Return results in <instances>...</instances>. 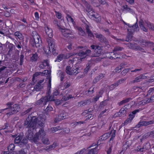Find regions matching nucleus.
Here are the masks:
<instances>
[{"label": "nucleus", "mask_w": 154, "mask_h": 154, "mask_svg": "<svg viewBox=\"0 0 154 154\" xmlns=\"http://www.w3.org/2000/svg\"><path fill=\"white\" fill-rule=\"evenodd\" d=\"M141 78H140V76L137 77L134 80L131 81L130 82L131 84H133L135 83H137L140 82L141 81Z\"/></svg>", "instance_id": "obj_44"}, {"label": "nucleus", "mask_w": 154, "mask_h": 154, "mask_svg": "<svg viewBox=\"0 0 154 154\" xmlns=\"http://www.w3.org/2000/svg\"><path fill=\"white\" fill-rule=\"evenodd\" d=\"M108 100H109L107 99L106 100L101 102L98 107V109L100 110L102 109L107 104V102Z\"/></svg>", "instance_id": "obj_23"}, {"label": "nucleus", "mask_w": 154, "mask_h": 154, "mask_svg": "<svg viewBox=\"0 0 154 154\" xmlns=\"http://www.w3.org/2000/svg\"><path fill=\"white\" fill-rule=\"evenodd\" d=\"M23 133H20L18 135L16 138H15L14 142L15 144H19L20 147H23L24 145H26L28 142V140L26 138L23 137Z\"/></svg>", "instance_id": "obj_4"}, {"label": "nucleus", "mask_w": 154, "mask_h": 154, "mask_svg": "<svg viewBox=\"0 0 154 154\" xmlns=\"http://www.w3.org/2000/svg\"><path fill=\"white\" fill-rule=\"evenodd\" d=\"M49 94H46L45 96L42 97L40 100H37L36 103V105H39L43 103L44 105H45L47 103L48 101H50L48 98V97Z\"/></svg>", "instance_id": "obj_13"}, {"label": "nucleus", "mask_w": 154, "mask_h": 154, "mask_svg": "<svg viewBox=\"0 0 154 154\" xmlns=\"http://www.w3.org/2000/svg\"><path fill=\"white\" fill-rule=\"evenodd\" d=\"M42 140L43 143L45 144H48L49 143V141L48 139L45 137L42 138Z\"/></svg>", "instance_id": "obj_51"}, {"label": "nucleus", "mask_w": 154, "mask_h": 154, "mask_svg": "<svg viewBox=\"0 0 154 154\" xmlns=\"http://www.w3.org/2000/svg\"><path fill=\"white\" fill-rule=\"evenodd\" d=\"M123 11H126L127 12H132L133 10L129 8L127 5H123L122 6Z\"/></svg>", "instance_id": "obj_42"}, {"label": "nucleus", "mask_w": 154, "mask_h": 154, "mask_svg": "<svg viewBox=\"0 0 154 154\" xmlns=\"http://www.w3.org/2000/svg\"><path fill=\"white\" fill-rule=\"evenodd\" d=\"M145 42V44H143L142 46L143 47H154V43L152 42L146 41Z\"/></svg>", "instance_id": "obj_22"}, {"label": "nucleus", "mask_w": 154, "mask_h": 154, "mask_svg": "<svg viewBox=\"0 0 154 154\" xmlns=\"http://www.w3.org/2000/svg\"><path fill=\"white\" fill-rule=\"evenodd\" d=\"M91 100H86L84 101L79 102L78 105L79 107L85 106V105L89 104L90 103Z\"/></svg>", "instance_id": "obj_19"}, {"label": "nucleus", "mask_w": 154, "mask_h": 154, "mask_svg": "<svg viewBox=\"0 0 154 154\" xmlns=\"http://www.w3.org/2000/svg\"><path fill=\"white\" fill-rule=\"evenodd\" d=\"M84 5L87 8V9H86V11L87 12L89 13L93 9L92 8V7L88 2Z\"/></svg>", "instance_id": "obj_33"}, {"label": "nucleus", "mask_w": 154, "mask_h": 154, "mask_svg": "<svg viewBox=\"0 0 154 154\" xmlns=\"http://www.w3.org/2000/svg\"><path fill=\"white\" fill-rule=\"evenodd\" d=\"M143 147L146 150H148L150 148V145L149 143H146L144 144Z\"/></svg>", "instance_id": "obj_49"}, {"label": "nucleus", "mask_w": 154, "mask_h": 154, "mask_svg": "<svg viewBox=\"0 0 154 154\" xmlns=\"http://www.w3.org/2000/svg\"><path fill=\"white\" fill-rule=\"evenodd\" d=\"M143 23V22L142 20L139 22V24L140 29L144 32H147L148 31V29L144 26Z\"/></svg>", "instance_id": "obj_27"}, {"label": "nucleus", "mask_w": 154, "mask_h": 154, "mask_svg": "<svg viewBox=\"0 0 154 154\" xmlns=\"http://www.w3.org/2000/svg\"><path fill=\"white\" fill-rule=\"evenodd\" d=\"M78 54L81 57L79 59L81 61H82L86 58L85 53L83 50L79 51V52L78 53Z\"/></svg>", "instance_id": "obj_24"}, {"label": "nucleus", "mask_w": 154, "mask_h": 154, "mask_svg": "<svg viewBox=\"0 0 154 154\" xmlns=\"http://www.w3.org/2000/svg\"><path fill=\"white\" fill-rule=\"evenodd\" d=\"M82 69V68L81 66H78L77 67L75 66V71L74 72H73V74H75V75H76L78 73L80 72Z\"/></svg>", "instance_id": "obj_43"}, {"label": "nucleus", "mask_w": 154, "mask_h": 154, "mask_svg": "<svg viewBox=\"0 0 154 154\" xmlns=\"http://www.w3.org/2000/svg\"><path fill=\"white\" fill-rule=\"evenodd\" d=\"M8 48L9 49V51H8V53L9 54L14 49L15 46L13 44L10 43L8 45Z\"/></svg>", "instance_id": "obj_36"}, {"label": "nucleus", "mask_w": 154, "mask_h": 154, "mask_svg": "<svg viewBox=\"0 0 154 154\" xmlns=\"http://www.w3.org/2000/svg\"><path fill=\"white\" fill-rule=\"evenodd\" d=\"M59 127H55L54 128H52L51 129L52 132L53 133H54L55 131H58V130H59L60 129V128H59Z\"/></svg>", "instance_id": "obj_60"}, {"label": "nucleus", "mask_w": 154, "mask_h": 154, "mask_svg": "<svg viewBox=\"0 0 154 154\" xmlns=\"http://www.w3.org/2000/svg\"><path fill=\"white\" fill-rule=\"evenodd\" d=\"M154 124V122L152 120L149 121H145L141 120L136 125V127L139 128L142 126H145L148 127H151L152 126L150 125H151Z\"/></svg>", "instance_id": "obj_7"}, {"label": "nucleus", "mask_w": 154, "mask_h": 154, "mask_svg": "<svg viewBox=\"0 0 154 154\" xmlns=\"http://www.w3.org/2000/svg\"><path fill=\"white\" fill-rule=\"evenodd\" d=\"M98 150L97 147H95L89 150L88 154H95L97 153Z\"/></svg>", "instance_id": "obj_38"}, {"label": "nucleus", "mask_w": 154, "mask_h": 154, "mask_svg": "<svg viewBox=\"0 0 154 154\" xmlns=\"http://www.w3.org/2000/svg\"><path fill=\"white\" fill-rule=\"evenodd\" d=\"M32 109V107H30L27 110H25L23 112H22L21 113V116H24L26 114H27L28 113H29V112L31 111Z\"/></svg>", "instance_id": "obj_50"}, {"label": "nucleus", "mask_w": 154, "mask_h": 154, "mask_svg": "<svg viewBox=\"0 0 154 154\" xmlns=\"http://www.w3.org/2000/svg\"><path fill=\"white\" fill-rule=\"evenodd\" d=\"M78 30L79 35L84 36L86 35V34L85 32L83 30L81 27H78Z\"/></svg>", "instance_id": "obj_37"}, {"label": "nucleus", "mask_w": 154, "mask_h": 154, "mask_svg": "<svg viewBox=\"0 0 154 154\" xmlns=\"http://www.w3.org/2000/svg\"><path fill=\"white\" fill-rule=\"evenodd\" d=\"M38 58V55L37 54L35 53L33 54L32 56L31 57L30 60L32 61H35L37 60Z\"/></svg>", "instance_id": "obj_34"}, {"label": "nucleus", "mask_w": 154, "mask_h": 154, "mask_svg": "<svg viewBox=\"0 0 154 154\" xmlns=\"http://www.w3.org/2000/svg\"><path fill=\"white\" fill-rule=\"evenodd\" d=\"M89 14L91 18H94L95 19H94V20L95 21L97 22H100V21L101 20V17L98 14L95 15V14H94L91 15L90 14Z\"/></svg>", "instance_id": "obj_21"}, {"label": "nucleus", "mask_w": 154, "mask_h": 154, "mask_svg": "<svg viewBox=\"0 0 154 154\" xmlns=\"http://www.w3.org/2000/svg\"><path fill=\"white\" fill-rule=\"evenodd\" d=\"M39 75L38 72H36L33 75V76L32 79V81L33 82H34L35 80V77Z\"/></svg>", "instance_id": "obj_63"}, {"label": "nucleus", "mask_w": 154, "mask_h": 154, "mask_svg": "<svg viewBox=\"0 0 154 154\" xmlns=\"http://www.w3.org/2000/svg\"><path fill=\"white\" fill-rule=\"evenodd\" d=\"M91 49L94 50V54L96 55L95 56H98V55L100 54L101 53L102 51V46H100L98 45H92L91 46Z\"/></svg>", "instance_id": "obj_12"}, {"label": "nucleus", "mask_w": 154, "mask_h": 154, "mask_svg": "<svg viewBox=\"0 0 154 154\" xmlns=\"http://www.w3.org/2000/svg\"><path fill=\"white\" fill-rule=\"evenodd\" d=\"M37 116L36 112H32L25 121L24 126H26L27 128H32V129L35 128L36 126L38 125L41 127H44L45 121V115L42 114L36 117Z\"/></svg>", "instance_id": "obj_1"}, {"label": "nucleus", "mask_w": 154, "mask_h": 154, "mask_svg": "<svg viewBox=\"0 0 154 154\" xmlns=\"http://www.w3.org/2000/svg\"><path fill=\"white\" fill-rule=\"evenodd\" d=\"M24 56L23 54L21 53L20 55L19 64L20 66L23 65L24 62Z\"/></svg>", "instance_id": "obj_48"}, {"label": "nucleus", "mask_w": 154, "mask_h": 154, "mask_svg": "<svg viewBox=\"0 0 154 154\" xmlns=\"http://www.w3.org/2000/svg\"><path fill=\"white\" fill-rule=\"evenodd\" d=\"M128 46L131 49H132L133 50H137V45H136L134 44H133L131 43H130L128 44Z\"/></svg>", "instance_id": "obj_45"}, {"label": "nucleus", "mask_w": 154, "mask_h": 154, "mask_svg": "<svg viewBox=\"0 0 154 154\" xmlns=\"http://www.w3.org/2000/svg\"><path fill=\"white\" fill-rule=\"evenodd\" d=\"M91 52V51L89 49H88L86 50L85 52V56L86 57L87 56L90 55V54Z\"/></svg>", "instance_id": "obj_58"}, {"label": "nucleus", "mask_w": 154, "mask_h": 154, "mask_svg": "<svg viewBox=\"0 0 154 154\" xmlns=\"http://www.w3.org/2000/svg\"><path fill=\"white\" fill-rule=\"evenodd\" d=\"M59 91L57 89H55L54 91L52 94L50 95L51 92L50 89H49L46 93V94H49L48 97V98L50 101H54L55 100V97L58 95L59 94Z\"/></svg>", "instance_id": "obj_10"}, {"label": "nucleus", "mask_w": 154, "mask_h": 154, "mask_svg": "<svg viewBox=\"0 0 154 154\" xmlns=\"http://www.w3.org/2000/svg\"><path fill=\"white\" fill-rule=\"evenodd\" d=\"M94 88H93L92 89L91 88H90L89 90L88 91H86V94H92L94 92Z\"/></svg>", "instance_id": "obj_54"}, {"label": "nucleus", "mask_w": 154, "mask_h": 154, "mask_svg": "<svg viewBox=\"0 0 154 154\" xmlns=\"http://www.w3.org/2000/svg\"><path fill=\"white\" fill-rule=\"evenodd\" d=\"M66 118V117L65 114L63 113L60 114L55 119V121L56 122H57L59 121L65 119Z\"/></svg>", "instance_id": "obj_18"}, {"label": "nucleus", "mask_w": 154, "mask_h": 154, "mask_svg": "<svg viewBox=\"0 0 154 154\" xmlns=\"http://www.w3.org/2000/svg\"><path fill=\"white\" fill-rule=\"evenodd\" d=\"M64 56L63 54H60L58 56L55 60V62L58 61L60 62L63 59V57Z\"/></svg>", "instance_id": "obj_46"}, {"label": "nucleus", "mask_w": 154, "mask_h": 154, "mask_svg": "<svg viewBox=\"0 0 154 154\" xmlns=\"http://www.w3.org/2000/svg\"><path fill=\"white\" fill-rule=\"evenodd\" d=\"M6 65L4 64V60H0V75L4 77L8 75V70Z\"/></svg>", "instance_id": "obj_6"}, {"label": "nucleus", "mask_w": 154, "mask_h": 154, "mask_svg": "<svg viewBox=\"0 0 154 154\" xmlns=\"http://www.w3.org/2000/svg\"><path fill=\"white\" fill-rule=\"evenodd\" d=\"M132 99L131 98H128L125 100H123L118 103L119 106H121L123 104L129 102L130 100Z\"/></svg>", "instance_id": "obj_32"}, {"label": "nucleus", "mask_w": 154, "mask_h": 154, "mask_svg": "<svg viewBox=\"0 0 154 154\" xmlns=\"http://www.w3.org/2000/svg\"><path fill=\"white\" fill-rule=\"evenodd\" d=\"M123 49V48L118 46H117L114 48L113 51L114 52H116L118 51H122Z\"/></svg>", "instance_id": "obj_52"}, {"label": "nucleus", "mask_w": 154, "mask_h": 154, "mask_svg": "<svg viewBox=\"0 0 154 154\" xmlns=\"http://www.w3.org/2000/svg\"><path fill=\"white\" fill-rule=\"evenodd\" d=\"M139 30L137 22L134 25L132 26V28L128 29V31L129 32L132 33L135 31L137 32Z\"/></svg>", "instance_id": "obj_14"}, {"label": "nucleus", "mask_w": 154, "mask_h": 154, "mask_svg": "<svg viewBox=\"0 0 154 154\" xmlns=\"http://www.w3.org/2000/svg\"><path fill=\"white\" fill-rule=\"evenodd\" d=\"M110 135V134L109 133H106L103 134L102 137L103 138V140H105Z\"/></svg>", "instance_id": "obj_56"}, {"label": "nucleus", "mask_w": 154, "mask_h": 154, "mask_svg": "<svg viewBox=\"0 0 154 154\" xmlns=\"http://www.w3.org/2000/svg\"><path fill=\"white\" fill-rule=\"evenodd\" d=\"M72 67L70 66H67L66 67L65 71L66 73L70 75H73V72L71 71V69Z\"/></svg>", "instance_id": "obj_29"}, {"label": "nucleus", "mask_w": 154, "mask_h": 154, "mask_svg": "<svg viewBox=\"0 0 154 154\" xmlns=\"http://www.w3.org/2000/svg\"><path fill=\"white\" fill-rule=\"evenodd\" d=\"M137 50H139L140 51H141L142 52H144V53L146 52V51H145L144 49L143 48L141 47L140 46H138L137 48Z\"/></svg>", "instance_id": "obj_62"}, {"label": "nucleus", "mask_w": 154, "mask_h": 154, "mask_svg": "<svg viewBox=\"0 0 154 154\" xmlns=\"http://www.w3.org/2000/svg\"><path fill=\"white\" fill-rule=\"evenodd\" d=\"M60 29H61L62 33L63 36L68 38L72 39L74 38V35L69 29L66 28H60Z\"/></svg>", "instance_id": "obj_9"}, {"label": "nucleus", "mask_w": 154, "mask_h": 154, "mask_svg": "<svg viewBox=\"0 0 154 154\" xmlns=\"http://www.w3.org/2000/svg\"><path fill=\"white\" fill-rule=\"evenodd\" d=\"M126 109L127 110L128 109L125 106H124L120 110L119 112H118V115L119 117H123L126 115Z\"/></svg>", "instance_id": "obj_15"}, {"label": "nucleus", "mask_w": 154, "mask_h": 154, "mask_svg": "<svg viewBox=\"0 0 154 154\" xmlns=\"http://www.w3.org/2000/svg\"><path fill=\"white\" fill-rule=\"evenodd\" d=\"M33 133L32 131H30V132H28V134L26 136V137L30 141L32 140L33 137Z\"/></svg>", "instance_id": "obj_47"}, {"label": "nucleus", "mask_w": 154, "mask_h": 154, "mask_svg": "<svg viewBox=\"0 0 154 154\" xmlns=\"http://www.w3.org/2000/svg\"><path fill=\"white\" fill-rule=\"evenodd\" d=\"M26 152L24 151V149H22L20 150L17 153H14V154H26Z\"/></svg>", "instance_id": "obj_61"}, {"label": "nucleus", "mask_w": 154, "mask_h": 154, "mask_svg": "<svg viewBox=\"0 0 154 154\" xmlns=\"http://www.w3.org/2000/svg\"><path fill=\"white\" fill-rule=\"evenodd\" d=\"M151 134L150 131L145 134L143 136V137L144 138L146 139L148 138L149 137H151Z\"/></svg>", "instance_id": "obj_53"}, {"label": "nucleus", "mask_w": 154, "mask_h": 154, "mask_svg": "<svg viewBox=\"0 0 154 154\" xmlns=\"http://www.w3.org/2000/svg\"><path fill=\"white\" fill-rule=\"evenodd\" d=\"M140 110L137 109L135 110L132 111L129 115V118H128L124 122V124L125 125H127L128 123H130L131 122L132 120L134 118L135 116L136 113L138 112H139Z\"/></svg>", "instance_id": "obj_11"}, {"label": "nucleus", "mask_w": 154, "mask_h": 154, "mask_svg": "<svg viewBox=\"0 0 154 154\" xmlns=\"http://www.w3.org/2000/svg\"><path fill=\"white\" fill-rule=\"evenodd\" d=\"M94 35L101 43H103L106 46L109 45V42L108 40L101 34L96 33H94Z\"/></svg>", "instance_id": "obj_8"}, {"label": "nucleus", "mask_w": 154, "mask_h": 154, "mask_svg": "<svg viewBox=\"0 0 154 154\" xmlns=\"http://www.w3.org/2000/svg\"><path fill=\"white\" fill-rule=\"evenodd\" d=\"M99 80H100V79H99V78H98V77L97 76L94 79L93 82V84H95L96 83H97Z\"/></svg>", "instance_id": "obj_64"}, {"label": "nucleus", "mask_w": 154, "mask_h": 154, "mask_svg": "<svg viewBox=\"0 0 154 154\" xmlns=\"http://www.w3.org/2000/svg\"><path fill=\"white\" fill-rule=\"evenodd\" d=\"M44 75H47V76H48V87L51 88V78L50 77L51 72L50 71L48 70H45L44 71Z\"/></svg>", "instance_id": "obj_17"}, {"label": "nucleus", "mask_w": 154, "mask_h": 154, "mask_svg": "<svg viewBox=\"0 0 154 154\" xmlns=\"http://www.w3.org/2000/svg\"><path fill=\"white\" fill-rule=\"evenodd\" d=\"M130 69H125L123 70L121 72L122 75L123 76L125 75L129 71Z\"/></svg>", "instance_id": "obj_57"}, {"label": "nucleus", "mask_w": 154, "mask_h": 154, "mask_svg": "<svg viewBox=\"0 0 154 154\" xmlns=\"http://www.w3.org/2000/svg\"><path fill=\"white\" fill-rule=\"evenodd\" d=\"M53 108L50 105H49L47 108L45 110V111L46 114H48L49 112L53 111Z\"/></svg>", "instance_id": "obj_40"}, {"label": "nucleus", "mask_w": 154, "mask_h": 154, "mask_svg": "<svg viewBox=\"0 0 154 154\" xmlns=\"http://www.w3.org/2000/svg\"><path fill=\"white\" fill-rule=\"evenodd\" d=\"M133 36L131 33H128L127 35L126 36L125 40L122 39V41H125L127 42H131L133 40Z\"/></svg>", "instance_id": "obj_28"}, {"label": "nucleus", "mask_w": 154, "mask_h": 154, "mask_svg": "<svg viewBox=\"0 0 154 154\" xmlns=\"http://www.w3.org/2000/svg\"><path fill=\"white\" fill-rule=\"evenodd\" d=\"M15 36H17L20 40H23L24 39V37L22 34L20 33L19 32H16L14 33Z\"/></svg>", "instance_id": "obj_39"}, {"label": "nucleus", "mask_w": 154, "mask_h": 154, "mask_svg": "<svg viewBox=\"0 0 154 154\" xmlns=\"http://www.w3.org/2000/svg\"><path fill=\"white\" fill-rule=\"evenodd\" d=\"M38 133H36L33 136L32 138L30 141L32 143H34L35 144H38L39 143L40 137L38 135Z\"/></svg>", "instance_id": "obj_16"}, {"label": "nucleus", "mask_w": 154, "mask_h": 154, "mask_svg": "<svg viewBox=\"0 0 154 154\" xmlns=\"http://www.w3.org/2000/svg\"><path fill=\"white\" fill-rule=\"evenodd\" d=\"M43 84H39L37 83V85L34 87V89L36 91H41L43 88Z\"/></svg>", "instance_id": "obj_31"}, {"label": "nucleus", "mask_w": 154, "mask_h": 154, "mask_svg": "<svg viewBox=\"0 0 154 154\" xmlns=\"http://www.w3.org/2000/svg\"><path fill=\"white\" fill-rule=\"evenodd\" d=\"M12 102H8L6 104L8 107V112L6 113L7 115L11 116L17 113L20 109V106L19 105L15 104L13 105Z\"/></svg>", "instance_id": "obj_3"}, {"label": "nucleus", "mask_w": 154, "mask_h": 154, "mask_svg": "<svg viewBox=\"0 0 154 154\" xmlns=\"http://www.w3.org/2000/svg\"><path fill=\"white\" fill-rule=\"evenodd\" d=\"M90 66H89V64H87L86 67L84 69V72L85 73H87L88 71L89 70L90 68Z\"/></svg>", "instance_id": "obj_59"}, {"label": "nucleus", "mask_w": 154, "mask_h": 154, "mask_svg": "<svg viewBox=\"0 0 154 154\" xmlns=\"http://www.w3.org/2000/svg\"><path fill=\"white\" fill-rule=\"evenodd\" d=\"M49 64L48 62V60H44L42 63L40 64L39 66V67L41 69H44L46 66H49Z\"/></svg>", "instance_id": "obj_30"}, {"label": "nucleus", "mask_w": 154, "mask_h": 154, "mask_svg": "<svg viewBox=\"0 0 154 154\" xmlns=\"http://www.w3.org/2000/svg\"><path fill=\"white\" fill-rule=\"evenodd\" d=\"M36 133H38V135L39 136V137L42 138L45 137L46 136V134L44 131V130L43 128H41L39 130L38 132H37Z\"/></svg>", "instance_id": "obj_25"}, {"label": "nucleus", "mask_w": 154, "mask_h": 154, "mask_svg": "<svg viewBox=\"0 0 154 154\" xmlns=\"http://www.w3.org/2000/svg\"><path fill=\"white\" fill-rule=\"evenodd\" d=\"M14 144L13 143H11L8 146V150L10 151L13 150L14 149Z\"/></svg>", "instance_id": "obj_55"}, {"label": "nucleus", "mask_w": 154, "mask_h": 154, "mask_svg": "<svg viewBox=\"0 0 154 154\" xmlns=\"http://www.w3.org/2000/svg\"><path fill=\"white\" fill-rule=\"evenodd\" d=\"M33 37L31 38L29 40V42L32 47H35L37 48L40 47L42 45V41L40 39L39 41V35L35 31L32 32Z\"/></svg>", "instance_id": "obj_2"}, {"label": "nucleus", "mask_w": 154, "mask_h": 154, "mask_svg": "<svg viewBox=\"0 0 154 154\" xmlns=\"http://www.w3.org/2000/svg\"><path fill=\"white\" fill-rule=\"evenodd\" d=\"M86 32L88 35V36L90 38H94V35L93 33L91 32V31L90 30L89 26H87L86 27Z\"/></svg>", "instance_id": "obj_26"}, {"label": "nucleus", "mask_w": 154, "mask_h": 154, "mask_svg": "<svg viewBox=\"0 0 154 154\" xmlns=\"http://www.w3.org/2000/svg\"><path fill=\"white\" fill-rule=\"evenodd\" d=\"M49 48H44L43 49L44 50L46 54H49L51 53V49L52 54L54 55H56L58 54V51L56 50V47H55V44L53 41H50V42L48 41Z\"/></svg>", "instance_id": "obj_5"}, {"label": "nucleus", "mask_w": 154, "mask_h": 154, "mask_svg": "<svg viewBox=\"0 0 154 154\" xmlns=\"http://www.w3.org/2000/svg\"><path fill=\"white\" fill-rule=\"evenodd\" d=\"M45 32L46 34L50 38H51L53 36L52 30L51 29L47 26L45 28Z\"/></svg>", "instance_id": "obj_20"}, {"label": "nucleus", "mask_w": 154, "mask_h": 154, "mask_svg": "<svg viewBox=\"0 0 154 154\" xmlns=\"http://www.w3.org/2000/svg\"><path fill=\"white\" fill-rule=\"evenodd\" d=\"M146 24L149 28L154 31V24L149 22H146Z\"/></svg>", "instance_id": "obj_41"}, {"label": "nucleus", "mask_w": 154, "mask_h": 154, "mask_svg": "<svg viewBox=\"0 0 154 154\" xmlns=\"http://www.w3.org/2000/svg\"><path fill=\"white\" fill-rule=\"evenodd\" d=\"M74 97L72 96L71 94L66 95L63 96L62 98V99L64 101H67L69 99L73 98Z\"/></svg>", "instance_id": "obj_35"}]
</instances>
